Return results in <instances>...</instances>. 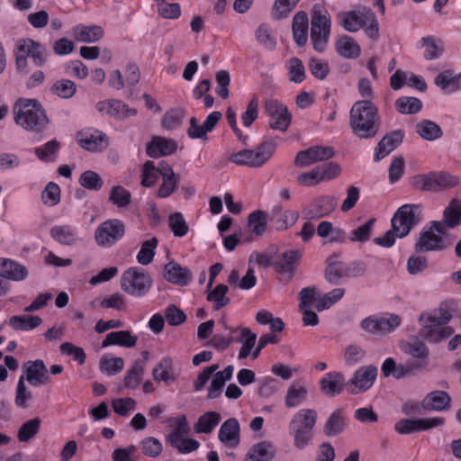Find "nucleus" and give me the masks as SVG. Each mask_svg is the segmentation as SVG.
<instances>
[{"instance_id":"nucleus-36","label":"nucleus","mask_w":461,"mask_h":461,"mask_svg":"<svg viewBox=\"0 0 461 461\" xmlns=\"http://www.w3.org/2000/svg\"><path fill=\"white\" fill-rule=\"evenodd\" d=\"M50 236L62 245L72 246L77 241V230L70 225L52 227L50 229Z\"/></svg>"},{"instance_id":"nucleus-1","label":"nucleus","mask_w":461,"mask_h":461,"mask_svg":"<svg viewBox=\"0 0 461 461\" xmlns=\"http://www.w3.org/2000/svg\"><path fill=\"white\" fill-rule=\"evenodd\" d=\"M420 221V205L403 204L397 209L391 219V230H387L383 237L375 238L373 241L378 246L391 248L395 243L396 238L406 237Z\"/></svg>"},{"instance_id":"nucleus-19","label":"nucleus","mask_w":461,"mask_h":461,"mask_svg":"<svg viewBox=\"0 0 461 461\" xmlns=\"http://www.w3.org/2000/svg\"><path fill=\"white\" fill-rule=\"evenodd\" d=\"M300 258L299 250H286L277 255L273 265L276 272L288 282L294 276L295 266Z\"/></svg>"},{"instance_id":"nucleus-14","label":"nucleus","mask_w":461,"mask_h":461,"mask_svg":"<svg viewBox=\"0 0 461 461\" xmlns=\"http://www.w3.org/2000/svg\"><path fill=\"white\" fill-rule=\"evenodd\" d=\"M334 156L331 147L314 146L299 151L294 158V164L300 167H306L317 162L327 160Z\"/></svg>"},{"instance_id":"nucleus-6","label":"nucleus","mask_w":461,"mask_h":461,"mask_svg":"<svg viewBox=\"0 0 461 461\" xmlns=\"http://www.w3.org/2000/svg\"><path fill=\"white\" fill-rule=\"evenodd\" d=\"M330 26L331 21L327 9L321 5H315L312 11L311 39L318 52H322L326 47Z\"/></svg>"},{"instance_id":"nucleus-26","label":"nucleus","mask_w":461,"mask_h":461,"mask_svg":"<svg viewBox=\"0 0 461 461\" xmlns=\"http://www.w3.org/2000/svg\"><path fill=\"white\" fill-rule=\"evenodd\" d=\"M164 277L170 283L178 285H186L192 280L189 268L183 267L176 262H169L165 266Z\"/></svg>"},{"instance_id":"nucleus-28","label":"nucleus","mask_w":461,"mask_h":461,"mask_svg":"<svg viewBox=\"0 0 461 461\" xmlns=\"http://www.w3.org/2000/svg\"><path fill=\"white\" fill-rule=\"evenodd\" d=\"M28 276L27 268L9 258H0V276L13 280L22 281Z\"/></svg>"},{"instance_id":"nucleus-11","label":"nucleus","mask_w":461,"mask_h":461,"mask_svg":"<svg viewBox=\"0 0 461 461\" xmlns=\"http://www.w3.org/2000/svg\"><path fill=\"white\" fill-rule=\"evenodd\" d=\"M264 108L270 118L269 127L283 132L286 131L292 120L287 107L276 99H269L265 102Z\"/></svg>"},{"instance_id":"nucleus-57","label":"nucleus","mask_w":461,"mask_h":461,"mask_svg":"<svg viewBox=\"0 0 461 461\" xmlns=\"http://www.w3.org/2000/svg\"><path fill=\"white\" fill-rule=\"evenodd\" d=\"M345 294L344 288H335L330 292L325 294L322 297L319 298L315 308L319 311H324L331 307L337 302L342 299Z\"/></svg>"},{"instance_id":"nucleus-23","label":"nucleus","mask_w":461,"mask_h":461,"mask_svg":"<svg viewBox=\"0 0 461 461\" xmlns=\"http://www.w3.org/2000/svg\"><path fill=\"white\" fill-rule=\"evenodd\" d=\"M402 140L403 132L400 130L393 131L384 136L375 149V160L380 161L385 158L402 142Z\"/></svg>"},{"instance_id":"nucleus-56","label":"nucleus","mask_w":461,"mask_h":461,"mask_svg":"<svg viewBox=\"0 0 461 461\" xmlns=\"http://www.w3.org/2000/svg\"><path fill=\"white\" fill-rule=\"evenodd\" d=\"M109 201L119 208H124L131 203V194L122 185H114L111 188Z\"/></svg>"},{"instance_id":"nucleus-17","label":"nucleus","mask_w":461,"mask_h":461,"mask_svg":"<svg viewBox=\"0 0 461 461\" xmlns=\"http://www.w3.org/2000/svg\"><path fill=\"white\" fill-rule=\"evenodd\" d=\"M337 206V199L333 195H322L314 198L303 209V213L310 219H320L331 213Z\"/></svg>"},{"instance_id":"nucleus-60","label":"nucleus","mask_w":461,"mask_h":461,"mask_svg":"<svg viewBox=\"0 0 461 461\" xmlns=\"http://www.w3.org/2000/svg\"><path fill=\"white\" fill-rule=\"evenodd\" d=\"M160 176V164L156 167L152 161H147L142 167L141 185L150 187L156 184Z\"/></svg>"},{"instance_id":"nucleus-2","label":"nucleus","mask_w":461,"mask_h":461,"mask_svg":"<svg viewBox=\"0 0 461 461\" xmlns=\"http://www.w3.org/2000/svg\"><path fill=\"white\" fill-rule=\"evenodd\" d=\"M13 111L15 123L27 131L40 133L49 124L45 111L36 99L20 98Z\"/></svg>"},{"instance_id":"nucleus-64","label":"nucleus","mask_w":461,"mask_h":461,"mask_svg":"<svg viewBox=\"0 0 461 461\" xmlns=\"http://www.w3.org/2000/svg\"><path fill=\"white\" fill-rule=\"evenodd\" d=\"M168 226L176 237H184L188 232V225L180 212H174L168 217Z\"/></svg>"},{"instance_id":"nucleus-37","label":"nucleus","mask_w":461,"mask_h":461,"mask_svg":"<svg viewBox=\"0 0 461 461\" xmlns=\"http://www.w3.org/2000/svg\"><path fill=\"white\" fill-rule=\"evenodd\" d=\"M345 428V415L341 409H338L328 418L323 427V431L328 437H334L343 432Z\"/></svg>"},{"instance_id":"nucleus-35","label":"nucleus","mask_w":461,"mask_h":461,"mask_svg":"<svg viewBox=\"0 0 461 461\" xmlns=\"http://www.w3.org/2000/svg\"><path fill=\"white\" fill-rule=\"evenodd\" d=\"M137 343V337L129 330L113 331L106 335L102 342V347L118 345L125 348H132Z\"/></svg>"},{"instance_id":"nucleus-53","label":"nucleus","mask_w":461,"mask_h":461,"mask_svg":"<svg viewBox=\"0 0 461 461\" xmlns=\"http://www.w3.org/2000/svg\"><path fill=\"white\" fill-rule=\"evenodd\" d=\"M257 41L268 50H274L276 46V41L272 35L269 25L263 23L258 26L255 32Z\"/></svg>"},{"instance_id":"nucleus-41","label":"nucleus","mask_w":461,"mask_h":461,"mask_svg":"<svg viewBox=\"0 0 461 461\" xmlns=\"http://www.w3.org/2000/svg\"><path fill=\"white\" fill-rule=\"evenodd\" d=\"M435 84L442 90L455 92L461 88V73L455 76L450 70L443 71L436 77Z\"/></svg>"},{"instance_id":"nucleus-39","label":"nucleus","mask_w":461,"mask_h":461,"mask_svg":"<svg viewBox=\"0 0 461 461\" xmlns=\"http://www.w3.org/2000/svg\"><path fill=\"white\" fill-rule=\"evenodd\" d=\"M450 397L443 391H435L429 393L422 401L425 409L443 411L449 407Z\"/></svg>"},{"instance_id":"nucleus-3","label":"nucleus","mask_w":461,"mask_h":461,"mask_svg":"<svg viewBox=\"0 0 461 461\" xmlns=\"http://www.w3.org/2000/svg\"><path fill=\"white\" fill-rule=\"evenodd\" d=\"M378 120V109L370 100L357 101L350 110L349 124L359 138L375 136L379 130Z\"/></svg>"},{"instance_id":"nucleus-55","label":"nucleus","mask_w":461,"mask_h":461,"mask_svg":"<svg viewBox=\"0 0 461 461\" xmlns=\"http://www.w3.org/2000/svg\"><path fill=\"white\" fill-rule=\"evenodd\" d=\"M395 106L399 113L411 114L420 112L422 104L420 100L416 97L402 96L396 100Z\"/></svg>"},{"instance_id":"nucleus-9","label":"nucleus","mask_w":461,"mask_h":461,"mask_svg":"<svg viewBox=\"0 0 461 461\" xmlns=\"http://www.w3.org/2000/svg\"><path fill=\"white\" fill-rule=\"evenodd\" d=\"M124 233L125 225L121 220H107L96 228L95 240L99 247L111 248L122 239Z\"/></svg>"},{"instance_id":"nucleus-52","label":"nucleus","mask_w":461,"mask_h":461,"mask_svg":"<svg viewBox=\"0 0 461 461\" xmlns=\"http://www.w3.org/2000/svg\"><path fill=\"white\" fill-rule=\"evenodd\" d=\"M228 291L227 285H218L208 294L207 300L213 303L214 310H220L230 303V300L226 296Z\"/></svg>"},{"instance_id":"nucleus-12","label":"nucleus","mask_w":461,"mask_h":461,"mask_svg":"<svg viewBox=\"0 0 461 461\" xmlns=\"http://www.w3.org/2000/svg\"><path fill=\"white\" fill-rule=\"evenodd\" d=\"M377 376V368L375 366H363L347 382L346 388L351 394H357L368 390Z\"/></svg>"},{"instance_id":"nucleus-27","label":"nucleus","mask_w":461,"mask_h":461,"mask_svg":"<svg viewBox=\"0 0 461 461\" xmlns=\"http://www.w3.org/2000/svg\"><path fill=\"white\" fill-rule=\"evenodd\" d=\"M177 145L173 140L154 137L147 146V154L151 158L168 156L176 150Z\"/></svg>"},{"instance_id":"nucleus-48","label":"nucleus","mask_w":461,"mask_h":461,"mask_svg":"<svg viewBox=\"0 0 461 461\" xmlns=\"http://www.w3.org/2000/svg\"><path fill=\"white\" fill-rule=\"evenodd\" d=\"M256 340V333H253L249 328H241L240 339L239 340L242 344L239 352L240 359L246 358L250 355L253 348L255 347Z\"/></svg>"},{"instance_id":"nucleus-22","label":"nucleus","mask_w":461,"mask_h":461,"mask_svg":"<svg viewBox=\"0 0 461 461\" xmlns=\"http://www.w3.org/2000/svg\"><path fill=\"white\" fill-rule=\"evenodd\" d=\"M446 247L445 240L430 229L423 230L415 243V249L418 252L438 251Z\"/></svg>"},{"instance_id":"nucleus-7","label":"nucleus","mask_w":461,"mask_h":461,"mask_svg":"<svg viewBox=\"0 0 461 461\" xmlns=\"http://www.w3.org/2000/svg\"><path fill=\"white\" fill-rule=\"evenodd\" d=\"M153 280L149 274L140 267H130L121 277V287L134 297L146 295L152 287Z\"/></svg>"},{"instance_id":"nucleus-38","label":"nucleus","mask_w":461,"mask_h":461,"mask_svg":"<svg viewBox=\"0 0 461 461\" xmlns=\"http://www.w3.org/2000/svg\"><path fill=\"white\" fill-rule=\"evenodd\" d=\"M276 145L273 141H264L255 149H249L251 154L250 159L253 161L252 167H261L273 155Z\"/></svg>"},{"instance_id":"nucleus-59","label":"nucleus","mask_w":461,"mask_h":461,"mask_svg":"<svg viewBox=\"0 0 461 461\" xmlns=\"http://www.w3.org/2000/svg\"><path fill=\"white\" fill-rule=\"evenodd\" d=\"M375 222V219L371 218L363 225L355 230H352L348 236L350 241L360 243L367 241L371 237Z\"/></svg>"},{"instance_id":"nucleus-13","label":"nucleus","mask_w":461,"mask_h":461,"mask_svg":"<svg viewBox=\"0 0 461 461\" xmlns=\"http://www.w3.org/2000/svg\"><path fill=\"white\" fill-rule=\"evenodd\" d=\"M23 382L27 381L32 386H40L50 382L48 369L43 360H29L23 365Z\"/></svg>"},{"instance_id":"nucleus-8","label":"nucleus","mask_w":461,"mask_h":461,"mask_svg":"<svg viewBox=\"0 0 461 461\" xmlns=\"http://www.w3.org/2000/svg\"><path fill=\"white\" fill-rule=\"evenodd\" d=\"M459 178L445 171L430 172L412 177L411 185L420 191L439 192L459 185Z\"/></svg>"},{"instance_id":"nucleus-20","label":"nucleus","mask_w":461,"mask_h":461,"mask_svg":"<svg viewBox=\"0 0 461 461\" xmlns=\"http://www.w3.org/2000/svg\"><path fill=\"white\" fill-rule=\"evenodd\" d=\"M240 423L237 419L230 418L220 427L218 439L228 448H236L240 442Z\"/></svg>"},{"instance_id":"nucleus-16","label":"nucleus","mask_w":461,"mask_h":461,"mask_svg":"<svg viewBox=\"0 0 461 461\" xmlns=\"http://www.w3.org/2000/svg\"><path fill=\"white\" fill-rule=\"evenodd\" d=\"M77 140L81 148L93 152L100 151L108 145L106 135L92 128L80 131L77 135Z\"/></svg>"},{"instance_id":"nucleus-61","label":"nucleus","mask_w":461,"mask_h":461,"mask_svg":"<svg viewBox=\"0 0 461 461\" xmlns=\"http://www.w3.org/2000/svg\"><path fill=\"white\" fill-rule=\"evenodd\" d=\"M41 420L39 418L29 420L18 430V439L26 442L32 438L40 430Z\"/></svg>"},{"instance_id":"nucleus-45","label":"nucleus","mask_w":461,"mask_h":461,"mask_svg":"<svg viewBox=\"0 0 461 461\" xmlns=\"http://www.w3.org/2000/svg\"><path fill=\"white\" fill-rule=\"evenodd\" d=\"M152 376L156 381H163L166 384L175 380L172 371V360L169 357H163L154 367Z\"/></svg>"},{"instance_id":"nucleus-49","label":"nucleus","mask_w":461,"mask_h":461,"mask_svg":"<svg viewBox=\"0 0 461 461\" xmlns=\"http://www.w3.org/2000/svg\"><path fill=\"white\" fill-rule=\"evenodd\" d=\"M444 221L449 228H455L461 222V202L457 199L450 201L444 210Z\"/></svg>"},{"instance_id":"nucleus-63","label":"nucleus","mask_w":461,"mask_h":461,"mask_svg":"<svg viewBox=\"0 0 461 461\" xmlns=\"http://www.w3.org/2000/svg\"><path fill=\"white\" fill-rule=\"evenodd\" d=\"M249 228L257 234L262 235L267 229V214L263 211H256L249 216Z\"/></svg>"},{"instance_id":"nucleus-18","label":"nucleus","mask_w":461,"mask_h":461,"mask_svg":"<svg viewBox=\"0 0 461 461\" xmlns=\"http://www.w3.org/2000/svg\"><path fill=\"white\" fill-rule=\"evenodd\" d=\"M423 368H425L424 363L411 361L405 364H397L393 357H387L381 366V370L384 376L392 375L395 379H401L412 374L415 370Z\"/></svg>"},{"instance_id":"nucleus-51","label":"nucleus","mask_w":461,"mask_h":461,"mask_svg":"<svg viewBox=\"0 0 461 461\" xmlns=\"http://www.w3.org/2000/svg\"><path fill=\"white\" fill-rule=\"evenodd\" d=\"M300 0H275L271 15L276 20L286 18Z\"/></svg>"},{"instance_id":"nucleus-30","label":"nucleus","mask_w":461,"mask_h":461,"mask_svg":"<svg viewBox=\"0 0 461 461\" xmlns=\"http://www.w3.org/2000/svg\"><path fill=\"white\" fill-rule=\"evenodd\" d=\"M233 371V366L230 365L226 366L222 371H215L213 373L211 385L208 389L207 397L209 399H216L221 395V390L225 385L226 382L231 379Z\"/></svg>"},{"instance_id":"nucleus-47","label":"nucleus","mask_w":461,"mask_h":461,"mask_svg":"<svg viewBox=\"0 0 461 461\" xmlns=\"http://www.w3.org/2000/svg\"><path fill=\"white\" fill-rule=\"evenodd\" d=\"M41 323L39 316L17 315L9 320V324L16 330H30Z\"/></svg>"},{"instance_id":"nucleus-46","label":"nucleus","mask_w":461,"mask_h":461,"mask_svg":"<svg viewBox=\"0 0 461 461\" xmlns=\"http://www.w3.org/2000/svg\"><path fill=\"white\" fill-rule=\"evenodd\" d=\"M417 133L426 140H435L442 136L440 127L434 122L424 120L416 124Z\"/></svg>"},{"instance_id":"nucleus-34","label":"nucleus","mask_w":461,"mask_h":461,"mask_svg":"<svg viewBox=\"0 0 461 461\" xmlns=\"http://www.w3.org/2000/svg\"><path fill=\"white\" fill-rule=\"evenodd\" d=\"M308 15L305 12H298L293 19V34L296 44L303 47L308 40Z\"/></svg>"},{"instance_id":"nucleus-31","label":"nucleus","mask_w":461,"mask_h":461,"mask_svg":"<svg viewBox=\"0 0 461 461\" xmlns=\"http://www.w3.org/2000/svg\"><path fill=\"white\" fill-rule=\"evenodd\" d=\"M275 456L274 445L268 441H261L249 448L245 461H271Z\"/></svg>"},{"instance_id":"nucleus-24","label":"nucleus","mask_w":461,"mask_h":461,"mask_svg":"<svg viewBox=\"0 0 461 461\" xmlns=\"http://www.w3.org/2000/svg\"><path fill=\"white\" fill-rule=\"evenodd\" d=\"M160 176L162 177V183L158 187V195L166 198L172 194L177 187L179 176L174 173L172 167L165 161L160 162Z\"/></svg>"},{"instance_id":"nucleus-40","label":"nucleus","mask_w":461,"mask_h":461,"mask_svg":"<svg viewBox=\"0 0 461 461\" xmlns=\"http://www.w3.org/2000/svg\"><path fill=\"white\" fill-rule=\"evenodd\" d=\"M338 53L345 59H356L360 54V47L350 36H342L336 42Z\"/></svg>"},{"instance_id":"nucleus-10","label":"nucleus","mask_w":461,"mask_h":461,"mask_svg":"<svg viewBox=\"0 0 461 461\" xmlns=\"http://www.w3.org/2000/svg\"><path fill=\"white\" fill-rule=\"evenodd\" d=\"M401 322L402 319L399 315L386 313L365 318L360 326L365 331L373 335H384L393 331Z\"/></svg>"},{"instance_id":"nucleus-29","label":"nucleus","mask_w":461,"mask_h":461,"mask_svg":"<svg viewBox=\"0 0 461 461\" xmlns=\"http://www.w3.org/2000/svg\"><path fill=\"white\" fill-rule=\"evenodd\" d=\"M317 420V412L313 409H302L292 418L289 429L312 431Z\"/></svg>"},{"instance_id":"nucleus-58","label":"nucleus","mask_w":461,"mask_h":461,"mask_svg":"<svg viewBox=\"0 0 461 461\" xmlns=\"http://www.w3.org/2000/svg\"><path fill=\"white\" fill-rule=\"evenodd\" d=\"M420 42L422 47H426L424 58L427 60L438 59L444 51L443 43L440 41L436 42L432 37H423Z\"/></svg>"},{"instance_id":"nucleus-54","label":"nucleus","mask_w":461,"mask_h":461,"mask_svg":"<svg viewBox=\"0 0 461 461\" xmlns=\"http://www.w3.org/2000/svg\"><path fill=\"white\" fill-rule=\"evenodd\" d=\"M157 246L158 240L155 237L148 240H145L141 244V248L137 254L138 262L143 266L149 265L155 256V249L157 248Z\"/></svg>"},{"instance_id":"nucleus-25","label":"nucleus","mask_w":461,"mask_h":461,"mask_svg":"<svg viewBox=\"0 0 461 461\" xmlns=\"http://www.w3.org/2000/svg\"><path fill=\"white\" fill-rule=\"evenodd\" d=\"M320 384L321 392L329 397L339 394L347 384L344 375L338 372L327 373Z\"/></svg>"},{"instance_id":"nucleus-42","label":"nucleus","mask_w":461,"mask_h":461,"mask_svg":"<svg viewBox=\"0 0 461 461\" xmlns=\"http://www.w3.org/2000/svg\"><path fill=\"white\" fill-rule=\"evenodd\" d=\"M221 414L216 411H208L200 416L194 424V430L197 433L210 434L221 421Z\"/></svg>"},{"instance_id":"nucleus-50","label":"nucleus","mask_w":461,"mask_h":461,"mask_svg":"<svg viewBox=\"0 0 461 461\" xmlns=\"http://www.w3.org/2000/svg\"><path fill=\"white\" fill-rule=\"evenodd\" d=\"M144 371L145 364L140 361H136L124 377V386L130 389H136L142 379Z\"/></svg>"},{"instance_id":"nucleus-33","label":"nucleus","mask_w":461,"mask_h":461,"mask_svg":"<svg viewBox=\"0 0 461 461\" xmlns=\"http://www.w3.org/2000/svg\"><path fill=\"white\" fill-rule=\"evenodd\" d=\"M72 35L78 41L92 43L99 41L104 36V30L98 25L78 24L73 27Z\"/></svg>"},{"instance_id":"nucleus-21","label":"nucleus","mask_w":461,"mask_h":461,"mask_svg":"<svg viewBox=\"0 0 461 461\" xmlns=\"http://www.w3.org/2000/svg\"><path fill=\"white\" fill-rule=\"evenodd\" d=\"M96 108L100 113L108 114L116 119H125L134 116L137 113L136 109L130 108L123 102L116 99L98 102Z\"/></svg>"},{"instance_id":"nucleus-43","label":"nucleus","mask_w":461,"mask_h":461,"mask_svg":"<svg viewBox=\"0 0 461 461\" xmlns=\"http://www.w3.org/2000/svg\"><path fill=\"white\" fill-rule=\"evenodd\" d=\"M401 349L411 357L421 360L420 362L426 365L424 360L429 356V349L422 341L418 339H412L410 341L402 343Z\"/></svg>"},{"instance_id":"nucleus-4","label":"nucleus","mask_w":461,"mask_h":461,"mask_svg":"<svg viewBox=\"0 0 461 461\" xmlns=\"http://www.w3.org/2000/svg\"><path fill=\"white\" fill-rule=\"evenodd\" d=\"M451 317V313L442 308L436 309L430 313L421 314L419 319L422 325L420 330V337L430 343H438L447 339L454 332L451 327L445 326Z\"/></svg>"},{"instance_id":"nucleus-62","label":"nucleus","mask_w":461,"mask_h":461,"mask_svg":"<svg viewBox=\"0 0 461 461\" xmlns=\"http://www.w3.org/2000/svg\"><path fill=\"white\" fill-rule=\"evenodd\" d=\"M32 400V393L26 386L23 382V377H19L16 390H15V405L19 408L25 409L28 407V402Z\"/></svg>"},{"instance_id":"nucleus-5","label":"nucleus","mask_w":461,"mask_h":461,"mask_svg":"<svg viewBox=\"0 0 461 461\" xmlns=\"http://www.w3.org/2000/svg\"><path fill=\"white\" fill-rule=\"evenodd\" d=\"M339 23L348 32H356L365 28L366 34L376 40L379 36V26L374 13L367 9L339 12L337 15Z\"/></svg>"},{"instance_id":"nucleus-15","label":"nucleus","mask_w":461,"mask_h":461,"mask_svg":"<svg viewBox=\"0 0 461 461\" xmlns=\"http://www.w3.org/2000/svg\"><path fill=\"white\" fill-rule=\"evenodd\" d=\"M445 420L440 417L425 418L419 420L402 419L395 423L394 429L399 434H410L414 431L427 430L442 426Z\"/></svg>"},{"instance_id":"nucleus-32","label":"nucleus","mask_w":461,"mask_h":461,"mask_svg":"<svg viewBox=\"0 0 461 461\" xmlns=\"http://www.w3.org/2000/svg\"><path fill=\"white\" fill-rule=\"evenodd\" d=\"M307 394L308 389L306 385L302 382L294 381L287 389L285 404L287 408H295L306 401Z\"/></svg>"},{"instance_id":"nucleus-44","label":"nucleus","mask_w":461,"mask_h":461,"mask_svg":"<svg viewBox=\"0 0 461 461\" xmlns=\"http://www.w3.org/2000/svg\"><path fill=\"white\" fill-rule=\"evenodd\" d=\"M299 213L295 211H283L281 208L274 210V225L277 230H286L298 220Z\"/></svg>"}]
</instances>
